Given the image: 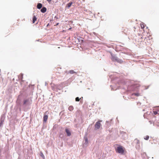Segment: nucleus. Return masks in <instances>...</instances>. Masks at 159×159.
I'll return each instance as SVG.
<instances>
[{"mask_svg": "<svg viewBox=\"0 0 159 159\" xmlns=\"http://www.w3.org/2000/svg\"><path fill=\"white\" fill-rule=\"evenodd\" d=\"M65 131L68 136H70L71 135V133L68 129H66Z\"/></svg>", "mask_w": 159, "mask_h": 159, "instance_id": "obj_4", "label": "nucleus"}, {"mask_svg": "<svg viewBox=\"0 0 159 159\" xmlns=\"http://www.w3.org/2000/svg\"><path fill=\"white\" fill-rule=\"evenodd\" d=\"M47 9L46 8L43 7L41 10V11L43 13H44L46 12Z\"/></svg>", "mask_w": 159, "mask_h": 159, "instance_id": "obj_7", "label": "nucleus"}, {"mask_svg": "<svg viewBox=\"0 0 159 159\" xmlns=\"http://www.w3.org/2000/svg\"><path fill=\"white\" fill-rule=\"evenodd\" d=\"M85 141L87 143H88V139L87 138H86L85 139Z\"/></svg>", "mask_w": 159, "mask_h": 159, "instance_id": "obj_19", "label": "nucleus"}, {"mask_svg": "<svg viewBox=\"0 0 159 159\" xmlns=\"http://www.w3.org/2000/svg\"><path fill=\"white\" fill-rule=\"evenodd\" d=\"M68 109L70 111H71L73 110L74 107L72 106H70L68 108Z\"/></svg>", "mask_w": 159, "mask_h": 159, "instance_id": "obj_11", "label": "nucleus"}, {"mask_svg": "<svg viewBox=\"0 0 159 159\" xmlns=\"http://www.w3.org/2000/svg\"><path fill=\"white\" fill-rule=\"evenodd\" d=\"M32 103V100L30 98L25 99L23 100V105L27 106L30 105Z\"/></svg>", "mask_w": 159, "mask_h": 159, "instance_id": "obj_2", "label": "nucleus"}, {"mask_svg": "<svg viewBox=\"0 0 159 159\" xmlns=\"http://www.w3.org/2000/svg\"><path fill=\"white\" fill-rule=\"evenodd\" d=\"M71 28H70L68 29V30H70L71 29Z\"/></svg>", "mask_w": 159, "mask_h": 159, "instance_id": "obj_21", "label": "nucleus"}, {"mask_svg": "<svg viewBox=\"0 0 159 159\" xmlns=\"http://www.w3.org/2000/svg\"><path fill=\"white\" fill-rule=\"evenodd\" d=\"M149 138V136L148 135L144 137V139L146 140H148Z\"/></svg>", "mask_w": 159, "mask_h": 159, "instance_id": "obj_16", "label": "nucleus"}, {"mask_svg": "<svg viewBox=\"0 0 159 159\" xmlns=\"http://www.w3.org/2000/svg\"><path fill=\"white\" fill-rule=\"evenodd\" d=\"M136 141H137V143H139V140L137 139Z\"/></svg>", "mask_w": 159, "mask_h": 159, "instance_id": "obj_20", "label": "nucleus"}, {"mask_svg": "<svg viewBox=\"0 0 159 159\" xmlns=\"http://www.w3.org/2000/svg\"><path fill=\"white\" fill-rule=\"evenodd\" d=\"M80 98H79V97H77L75 98V101H76L78 102L80 101Z\"/></svg>", "mask_w": 159, "mask_h": 159, "instance_id": "obj_17", "label": "nucleus"}, {"mask_svg": "<svg viewBox=\"0 0 159 159\" xmlns=\"http://www.w3.org/2000/svg\"><path fill=\"white\" fill-rule=\"evenodd\" d=\"M116 152L121 154H123L125 152V148L122 146L119 145L116 149Z\"/></svg>", "mask_w": 159, "mask_h": 159, "instance_id": "obj_1", "label": "nucleus"}, {"mask_svg": "<svg viewBox=\"0 0 159 159\" xmlns=\"http://www.w3.org/2000/svg\"><path fill=\"white\" fill-rule=\"evenodd\" d=\"M101 121H98L96 122L94 126L95 129H98L100 128L101 126V124L100 123Z\"/></svg>", "mask_w": 159, "mask_h": 159, "instance_id": "obj_3", "label": "nucleus"}, {"mask_svg": "<svg viewBox=\"0 0 159 159\" xmlns=\"http://www.w3.org/2000/svg\"><path fill=\"white\" fill-rule=\"evenodd\" d=\"M159 111V110H158V109H157V111Z\"/></svg>", "mask_w": 159, "mask_h": 159, "instance_id": "obj_25", "label": "nucleus"}, {"mask_svg": "<svg viewBox=\"0 0 159 159\" xmlns=\"http://www.w3.org/2000/svg\"><path fill=\"white\" fill-rule=\"evenodd\" d=\"M42 157L44 156L43 155V154H42Z\"/></svg>", "mask_w": 159, "mask_h": 159, "instance_id": "obj_23", "label": "nucleus"}, {"mask_svg": "<svg viewBox=\"0 0 159 159\" xmlns=\"http://www.w3.org/2000/svg\"><path fill=\"white\" fill-rule=\"evenodd\" d=\"M69 72L70 74H73L76 73V72L74 71V70H70L69 71Z\"/></svg>", "mask_w": 159, "mask_h": 159, "instance_id": "obj_14", "label": "nucleus"}, {"mask_svg": "<svg viewBox=\"0 0 159 159\" xmlns=\"http://www.w3.org/2000/svg\"><path fill=\"white\" fill-rule=\"evenodd\" d=\"M42 4L40 3H39L37 5V8L38 9H40L42 7Z\"/></svg>", "mask_w": 159, "mask_h": 159, "instance_id": "obj_9", "label": "nucleus"}, {"mask_svg": "<svg viewBox=\"0 0 159 159\" xmlns=\"http://www.w3.org/2000/svg\"><path fill=\"white\" fill-rule=\"evenodd\" d=\"M153 112L154 114L155 115H157V114L159 113V111H153Z\"/></svg>", "mask_w": 159, "mask_h": 159, "instance_id": "obj_15", "label": "nucleus"}, {"mask_svg": "<svg viewBox=\"0 0 159 159\" xmlns=\"http://www.w3.org/2000/svg\"><path fill=\"white\" fill-rule=\"evenodd\" d=\"M133 95L136 96H139V93H134Z\"/></svg>", "mask_w": 159, "mask_h": 159, "instance_id": "obj_18", "label": "nucleus"}, {"mask_svg": "<svg viewBox=\"0 0 159 159\" xmlns=\"http://www.w3.org/2000/svg\"><path fill=\"white\" fill-rule=\"evenodd\" d=\"M4 120H2L1 119L0 120V127L3 124Z\"/></svg>", "mask_w": 159, "mask_h": 159, "instance_id": "obj_13", "label": "nucleus"}, {"mask_svg": "<svg viewBox=\"0 0 159 159\" xmlns=\"http://www.w3.org/2000/svg\"><path fill=\"white\" fill-rule=\"evenodd\" d=\"M42 157L44 156L43 155V154H42Z\"/></svg>", "mask_w": 159, "mask_h": 159, "instance_id": "obj_24", "label": "nucleus"}, {"mask_svg": "<svg viewBox=\"0 0 159 159\" xmlns=\"http://www.w3.org/2000/svg\"><path fill=\"white\" fill-rule=\"evenodd\" d=\"M73 3L72 2H70L68 3L66 6V8L67 7L68 8H69L71 6L72 4Z\"/></svg>", "mask_w": 159, "mask_h": 159, "instance_id": "obj_6", "label": "nucleus"}, {"mask_svg": "<svg viewBox=\"0 0 159 159\" xmlns=\"http://www.w3.org/2000/svg\"><path fill=\"white\" fill-rule=\"evenodd\" d=\"M140 26L141 29H143L145 27V25L144 23H141L140 24Z\"/></svg>", "mask_w": 159, "mask_h": 159, "instance_id": "obj_12", "label": "nucleus"}, {"mask_svg": "<svg viewBox=\"0 0 159 159\" xmlns=\"http://www.w3.org/2000/svg\"><path fill=\"white\" fill-rule=\"evenodd\" d=\"M48 1V2H49V3H50V2L51 1L49 0V1Z\"/></svg>", "mask_w": 159, "mask_h": 159, "instance_id": "obj_22", "label": "nucleus"}, {"mask_svg": "<svg viewBox=\"0 0 159 159\" xmlns=\"http://www.w3.org/2000/svg\"><path fill=\"white\" fill-rule=\"evenodd\" d=\"M111 59L113 61H118L117 58L114 56H112Z\"/></svg>", "mask_w": 159, "mask_h": 159, "instance_id": "obj_8", "label": "nucleus"}, {"mask_svg": "<svg viewBox=\"0 0 159 159\" xmlns=\"http://www.w3.org/2000/svg\"><path fill=\"white\" fill-rule=\"evenodd\" d=\"M48 115H45L44 114L43 116V121L44 122H46L48 119Z\"/></svg>", "mask_w": 159, "mask_h": 159, "instance_id": "obj_5", "label": "nucleus"}, {"mask_svg": "<svg viewBox=\"0 0 159 159\" xmlns=\"http://www.w3.org/2000/svg\"><path fill=\"white\" fill-rule=\"evenodd\" d=\"M37 20V18L35 16H34L33 19V23H34L35 22V21Z\"/></svg>", "mask_w": 159, "mask_h": 159, "instance_id": "obj_10", "label": "nucleus"}]
</instances>
